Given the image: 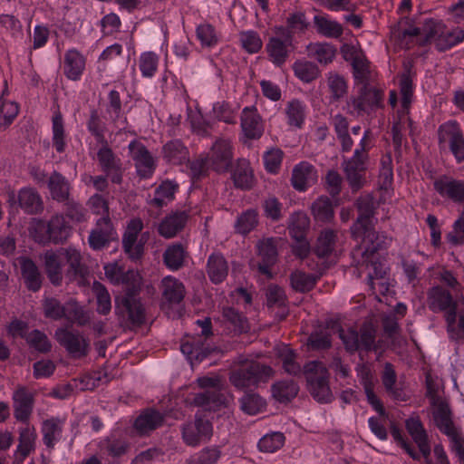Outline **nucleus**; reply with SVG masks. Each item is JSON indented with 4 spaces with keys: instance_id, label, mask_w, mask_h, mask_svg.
I'll list each match as a JSON object with an SVG mask.
<instances>
[{
    "instance_id": "obj_45",
    "label": "nucleus",
    "mask_w": 464,
    "mask_h": 464,
    "mask_svg": "<svg viewBox=\"0 0 464 464\" xmlns=\"http://www.w3.org/2000/svg\"><path fill=\"white\" fill-rule=\"evenodd\" d=\"M179 185L170 180L163 181L155 190V197L151 199L150 205L162 208L174 198Z\"/></svg>"
},
{
    "instance_id": "obj_12",
    "label": "nucleus",
    "mask_w": 464,
    "mask_h": 464,
    "mask_svg": "<svg viewBox=\"0 0 464 464\" xmlns=\"http://www.w3.org/2000/svg\"><path fill=\"white\" fill-rule=\"evenodd\" d=\"M367 157L365 147H361L355 150L352 159H344V172L353 191H358L365 182L363 172L366 169Z\"/></svg>"
},
{
    "instance_id": "obj_32",
    "label": "nucleus",
    "mask_w": 464,
    "mask_h": 464,
    "mask_svg": "<svg viewBox=\"0 0 464 464\" xmlns=\"http://www.w3.org/2000/svg\"><path fill=\"white\" fill-rule=\"evenodd\" d=\"M315 180L316 175L312 165L302 162L294 168L291 182L296 190H305Z\"/></svg>"
},
{
    "instance_id": "obj_16",
    "label": "nucleus",
    "mask_w": 464,
    "mask_h": 464,
    "mask_svg": "<svg viewBox=\"0 0 464 464\" xmlns=\"http://www.w3.org/2000/svg\"><path fill=\"white\" fill-rule=\"evenodd\" d=\"M405 426L407 431L411 436L414 442L417 444L419 450L421 452L422 457L427 464H432L430 458L431 449L429 441L428 434L423 428V425L419 417H412L406 420Z\"/></svg>"
},
{
    "instance_id": "obj_58",
    "label": "nucleus",
    "mask_w": 464,
    "mask_h": 464,
    "mask_svg": "<svg viewBox=\"0 0 464 464\" xmlns=\"http://www.w3.org/2000/svg\"><path fill=\"white\" fill-rule=\"evenodd\" d=\"M36 434L34 430L24 428L20 431L17 453L24 459L35 449Z\"/></svg>"
},
{
    "instance_id": "obj_25",
    "label": "nucleus",
    "mask_w": 464,
    "mask_h": 464,
    "mask_svg": "<svg viewBox=\"0 0 464 464\" xmlns=\"http://www.w3.org/2000/svg\"><path fill=\"white\" fill-rule=\"evenodd\" d=\"M17 199L20 208L27 214L35 215L44 210V201L38 191L33 188L19 190Z\"/></svg>"
},
{
    "instance_id": "obj_51",
    "label": "nucleus",
    "mask_w": 464,
    "mask_h": 464,
    "mask_svg": "<svg viewBox=\"0 0 464 464\" xmlns=\"http://www.w3.org/2000/svg\"><path fill=\"white\" fill-rule=\"evenodd\" d=\"M258 224V214L256 209H247L239 215L235 223L237 233L246 236L254 230Z\"/></svg>"
},
{
    "instance_id": "obj_43",
    "label": "nucleus",
    "mask_w": 464,
    "mask_h": 464,
    "mask_svg": "<svg viewBox=\"0 0 464 464\" xmlns=\"http://www.w3.org/2000/svg\"><path fill=\"white\" fill-rule=\"evenodd\" d=\"M222 315L229 328L235 334H242L249 330V324L246 316L233 307H225Z\"/></svg>"
},
{
    "instance_id": "obj_48",
    "label": "nucleus",
    "mask_w": 464,
    "mask_h": 464,
    "mask_svg": "<svg viewBox=\"0 0 464 464\" xmlns=\"http://www.w3.org/2000/svg\"><path fill=\"white\" fill-rule=\"evenodd\" d=\"M299 387L294 381H282L272 386V392L275 399L280 402H286L293 400L298 393Z\"/></svg>"
},
{
    "instance_id": "obj_36",
    "label": "nucleus",
    "mask_w": 464,
    "mask_h": 464,
    "mask_svg": "<svg viewBox=\"0 0 464 464\" xmlns=\"http://www.w3.org/2000/svg\"><path fill=\"white\" fill-rule=\"evenodd\" d=\"M162 295L169 304H179L185 296V286L177 278L168 276L161 281Z\"/></svg>"
},
{
    "instance_id": "obj_6",
    "label": "nucleus",
    "mask_w": 464,
    "mask_h": 464,
    "mask_svg": "<svg viewBox=\"0 0 464 464\" xmlns=\"http://www.w3.org/2000/svg\"><path fill=\"white\" fill-rule=\"evenodd\" d=\"M427 304L434 313L444 312L448 331L454 330L459 306H464V298H453L450 292L440 285L429 289Z\"/></svg>"
},
{
    "instance_id": "obj_62",
    "label": "nucleus",
    "mask_w": 464,
    "mask_h": 464,
    "mask_svg": "<svg viewBox=\"0 0 464 464\" xmlns=\"http://www.w3.org/2000/svg\"><path fill=\"white\" fill-rule=\"evenodd\" d=\"M285 436L281 432H273L265 435L258 442V448L261 451L273 453L283 447Z\"/></svg>"
},
{
    "instance_id": "obj_37",
    "label": "nucleus",
    "mask_w": 464,
    "mask_h": 464,
    "mask_svg": "<svg viewBox=\"0 0 464 464\" xmlns=\"http://www.w3.org/2000/svg\"><path fill=\"white\" fill-rule=\"evenodd\" d=\"M63 319L78 326H84L91 322V312L84 308L75 300L71 298L64 304Z\"/></svg>"
},
{
    "instance_id": "obj_18",
    "label": "nucleus",
    "mask_w": 464,
    "mask_h": 464,
    "mask_svg": "<svg viewBox=\"0 0 464 464\" xmlns=\"http://www.w3.org/2000/svg\"><path fill=\"white\" fill-rule=\"evenodd\" d=\"M435 190L454 202H464V181L441 176L434 181Z\"/></svg>"
},
{
    "instance_id": "obj_5",
    "label": "nucleus",
    "mask_w": 464,
    "mask_h": 464,
    "mask_svg": "<svg viewBox=\"0 0 464 464\" xmlns=\"http://www.w3.org/2000/svg\"><path fill=\"white\" fill-rule=\"evenodd\" d=\"M304 376L310 394L318 402L327 403L333 399L329 386L330 373L324 362L310 361L304 365Z\"/></svg>"
},
{
    "instance_id": "obj_39",
    "label": "nucleus",
    "mask_w": 464,
    "mask_h": 464,
    "mask_svg": "<svg viewBox=\"0 0 464 464\" xmlns=\"http://www.w3.org/2000/svg\"><path fill=\"white\" fill-rule=\"evenodd\" d=\"M48 188L51 197L58 202L68 200L70 196V184L59 172L53 171L48 179Z\"/></svg>"
},
{
    "instance_id": "obj_7",
    "label": "nucleus",
    "mask_w": 464,
    "mask_h": 464,
    "mask_svg": "<svg viewBox=\"0 0 464 464\" xmlns=\"http://www.w3.org/2000/svg\"><path fill=\"white\" fill-rule=\"evenodd\" d=\"M115 314L121 324L128 328L141 326L146 321V311L139 298L126 295L115 300Z\"/></svg>"
},
{
    "instance_id": "obj_24",
    "label": "nucleus",
    "mask_w": 464,
    "mask_h": 464,
    "mask_svg": "<svg viewBox=\"0 0 464 464\" xmlns=\"http://www.w3.org/2000/svg\"><path fill=\"white\" fill-rule=\"evenodd\" d=\"M131 157L140 177L147 179L151 177L155 169V160L145 147H130Z\"/></svg>"
},
{
    "instance_id": "obj_54",
    "label": "nucleus",
    "mask_w": 464,
    "mask_h": 464,
    "mask_svg": "<svg viewBox=\"0 0 464 464\" xmlns=\"http://www.w3.org/2000/svg\"><path fill=\"white\" fill-rule=\"evenodd\" d=\"M463 40L464 30L460 29L459 27L454 28L452 30H447L445 27L440 38L437 39L436 47L440 52H444L462 42Z\"/></svg>"
},
{
    "instance_id": "obj_49",
    "label": "nucleus",
    "mask_w": 464,
    "mask_h": 464,
    "mask_svg": "<svg viewBox=\"0 0 464 464\" xmlns=\"http://www.w3.org/2000/svg\"><path fill=\"white\" fill-rule=\"evenodd\" d=\"M440 143L449 145H464V139L459 125L456 122L443 124L439 130Z\"/></svg>"
},
{
    "instance_id": "obj_55",
    "label": "nucleus",
    "mask_w": 464,
    "mask_h": 464,
    "mask_svg": "<svg viewBox=\"0 0 464 464\" xmlns=\"http://www.w3.org/2000/svg\"><path fill=\"white\" fill-rule=\"evenodd\" d=\"M312 213L317 221L328 222L334 218V208L327 197H320L311 207Z\"/></svg>"
},
{
    "instance_id": "obj_22",
    "label": "nucleus",
    "mask_w": 464,
    "mask_h": 464,
    "mask_svg": "<svg viewBox=\"0 0 464 464\" xmlns=\"http://www.w3.org/2000/svg\"><path fill=\"white\" fill-rule=\"evenodd\" d=\"M257 251L260 261L257 263L258 271L263 275L270 274V267L276 264L277 249L274 238H266L257 243Z\"/></svg>"
},
{
    "instance_id": "obj_11",
    "label": "nucleus",
    "mask_w": 464,
    "mask_h": 464,
    "mask_svg": "<svg viewBox=\"0 0 464 464\" xmlns=\"http://www.w3.org/2000/svg\"><path fill=\"white\" fill-rule=\"evenodd\" d=\"M201 326V334L197 338L183 343L180 345L181 352L186 354L190 361H202L211 352L209 347L205 346L203 339L206 340L208 336L212 335L211 321L209 318L198 320L197 322Z\"/></svg>"
},
{
    "instance_id": "obj_1",
    "label": "nucleus",
    "mask_w": 464,
    "mask_h": 464,
    "mask_svg": "<svg viewBox=\"0 0 464 464\" xmlns=\"http://www.w3.org/2000/svg\"><path fill=\"white\" fill-rule=\"evenodd\" d=\"M386 237H382L372 242H357L358 245L351 253L356 266H365L371 290H376L375 279H382L386 275L384 265L379 261L377 254L386 244Z\"/></svg>"
},
{
    "instance_id": "obj_14",
    "label": "nucleus",
    "mask_w": 464,
    "mask_h": 464,
    "mask_svg": "<svg viewBox=\"0 0 464 464\" xmlns=\"http://www.w3.org/2000/svg\"><path fill=\"white\" fill-rule=\"evenodd\" d=\"M115 237L116 232L110 217H102L97 220L95 227L91 231L88 242L93 250H101Z\"/></svg>"
},
{
    "instance_id": "obj_13",
    "label": "nucleus",
    "mask_w": 464,
    "mask_h": 464,
    "mask_svg": "<svg viewBox=\"0 0 464 464\" xmlns=\"http://www.w3.org/2000/svg\"><path fill=\"white\" fill-rule=\"evenodd\" d=\"M276 35L271 37L266 45L268 56L277 66L284 64L289 55L288 47L293 45V39L284 26L275 27Z\"/></svg>"
},
{
    "instance_id": "obj_57",
    "label": "nucleus",
    "mask_w": 464,
    "mask_h": 464,
    "mask_svg": "<svg viewBox=\"0 0 464 464\" xmlns=\"http://www.w3.org/2000/svg\"><path fill=\"white\" fill-rule=\"evenodd\" d=\"M92 291L96 297L97 312L103 315L108 314L111 309V301L109 292L102 284L97 281L93 283Z\"/></svg>"
},
{
    "instance_id": "obj_3",
    "label": "nucleus",
    "mask_w": 464,
    "mask_h": 464,
    "mask_svg": "<svg viewBox=\"0 0 464 464\" xmlns=\"http://www.w3.org/2000/svg\"><path fill=\"white\" fill-rule=\"evenodd\" d=\"M275 371L267 364L254 360L240 361L229 372L230 383L238 390L256 388L274 377Z\"/></svg>"
},
{
    "instance_id": "obj_27",
    "label": "nucleus",
    "mask_w": 464,
    "mask_h": 464,
    "mask_svg": "<svg viewBox=\"0 0 464 464\" xmlns=\"http://www.w3.org/2000/svg\"><path fill=\"white\" fill-rule=\"evenodd\" d=\"M50 242L63 244L72 234V227L68 224L63 214L52 216L48 221Z\"/></svg>"
},
{
    "instance_id": "obj_46",
    "label": "nucleus",
    "mask_w": 464,
    "mask_h": 464,
    "mask_svg": "<svg viewBox=\"0 0 464 464\" xmlns=\"http://www.w3.org/2000/svg\"><path fill=\"white\" fill-rule=\"evenodd\" d=\"M333 324L331 323V330L334 331L336 328L332 329ZM329 327L330 324L327 325V328ZM307 346L312 351L329 349L332 346L331 333L328 329H320L313 332L307 340Z\"/></svg>"
},
{
    "instance_id": "obj_9",
    "label": "nucleus",
    "mask_w": 464,
    "mask_h": 464,
    "mask_svg": "<svg viewBox=\"0 0 464 464\" xmlns=\"http://www.w3.org/2000/svg\"><path fill=\"white\" fill-rule=\"evenodd\" d=\"M54 337L72 359L84 358L90 352V341L78 331L58 328Z\"/></svg>"
},
{
    "instance_id": "obj_8",
    "label": "nucleus",
    "mask_w": 464,
    "mask_h": 464,
    "mask_svg": "<svg viewBox=\"0 0 464 464\" xmlns=\"http://www.w3.org/2000/svg\"><path fill=\"white\" fill-rule=\"evenodd\" d=\"M382 91L371 87L369 83H364L361 87L358 96H352L347 101V107L351 113L360 116L382 107Z\"/></svg>"
},
{
    "instance_id": "obj_33",
    "label": "nucleus",
    "mask_w": 464,
    "mask_h": 464,
    "mask_svg": "<svg viewBox=\"0 0 464 464\" xmlns=\"http://www.w3.org/2000/svg\"><path fill=\"white\" fill-rule=\"evenodd\" d=\"M207 273L214 284H219L225 280L228 274V265L222 254L213 253L209 256Z\"/></svg>"
},
{
    "instance_id": "obj_28",
    "label": "nucleus",
    "mask_w": 464,
    "mask_h": 464,
    "mask_svg": "<svg viewBox=\"0 0 464 464\" xmlns=\"http://www.w3.org/2000/svg\"><path fill=\"white\" fill-rule=\"evenodd\" d=\"M232 179L237 188L249 189L254 186L255 176L250 163L246 159H239L232 172Z\"/></svg>"
},
{
    "instance_id": "obj_17",
    "label": "nucleus",
    "mask_w": 464,
    "mask_h": 464,
    "mask_svg": "<svg viewBox=\"0 0 464 464\" xmlns=\"http://www.w3.org/2000/svg\"><path fill=\"white\" fill-rule=\"evenodd\" d=\"M102 169L111 178L113 183H121L122 179V163L109 147H102L97 153Z\"/></svg>"
},
{
    "instance_id": "obj_59",
    "label": "nucleus",
    "mask_w": 464,
    "mask_h": 464,
    "mask_svg": "<svg viewBox=\"0 0 464 464\" xmlns=\"http://www.w3.org/2000/svg\"><path fill=\"white\" fill-rule=\"evenodd\" d=\"M29 233L34 240L42 245H47L50 243L49 236V225L40 218H33L30 227Z\"/></svg>"
},
{
    "instance_id": "obj_61",
    "label": "nucleus",
    "mask_w": 464,
    "mask_h": 464,
    "mask_svg": "<svg viewBox=\"0 0 464 464\" xmlns=\"http://www.w3.org/2000/svg\"><path fill=\"white\" fill-rule=\"evenodd\" d=\"M240 407L247 414L255 415L266 406V401L257 393H246L240 399Z\"/></svg>"
},
{
    "instance_id": "obj_2",
    "label": "nucleus",
    "mask_w": 464,
    "mask_h": 464,
    "mask_svg": "<svg viewBox=\"0 0 464 464\" xmlns=\"http://www.w3.org/2000/svg\"><path fill=\"white\" fill-rule=\"evenodd\" d=\"M358 217L351 227V234L356 242H372L383 235L375 231V210L378 202L371 194L361 195L355 201Z\"/></svg>"
},
{
    "instance_id": "obj_15",
    "label": "nucleus",
    "mask_w": 464,
    "mask_h": 464,
    "mask_svg": "<svg viewBox=\"0 0 464 464\" xmlns=\"http://www.w3.org/2000/svg\"><path fill=\"white\" fill-rule=\"evenodd\" d=\"M143 228V223L140 218L131 219L122 237L124 252L131 259H139L143 254V245L137 242L138 236Z\"/></svg>"
},
{
    "instance_id": "obj_23",
    "label": "nucleus",
    "mask_w": 464,
    "mask_h": 464,
    "mask_svg": "<svg viewBox=\"0 0 464 464\" xmlns=\"http://www.w3.org/2000/svg\"><path fill=\"white\" fill-rule=\"evenodd\" d=\"M433 406L432 416L436 427L445 435L456 430L453 420L452 412L447 401L443 399L431 403Z\"/></svg>"
},
{
    "instance_id": "obj_4",
    "label": "nucleus",
    "mask_w": 464,
    "mask_h": 464,
    "mask_svg": "<svg viewBox=\"0 0 464 464\" xmlns=\"http://www.w3.org/2000/svg\"><path fill=\"white\" fill-rule=\"evenodd\" d=\"M345 349L350 353L376 351L379 345L376 342V328L371 322L362 324L359 331L354 329L343 330L338 324H333Z\"/></svg>"
},
{
    "instance_id": "obj_40",
    "label": "nucleus",
    "mask_w": 464,
    "mask_h": 464,
    "mask_svg": "<svg viewBox=\"0 0 464 464\" xmlns=\"http://www.w3.org/2000/svg\"><path fill=\"white\" fill-rule=\"evenodd\" d=\"M187 255L183 245L179 243L172 244L164 251L163 262L169 269L177 271L184 266Z\"/></svg>"
},
{
    "instance_id": "obj_21",
    "label": "nucleus",
    "mask_w": 464,
    "mask_h": 464,
    "mask_svg": "<svg viewBox=\"0 0 464 464\" xmlns=\"http://www.w3.org/2000/svg\"><path fill=\"white\" fill-rule=\"evenodd\" d=\"M42 259L48 279L53 285H60L63 282V256L58 251L47 250Z\"/></svg>"
},
{
    "instance_id": "obj_63",
    "label": "nucleus",
    "mask_w": 464,
    "mask_h": 464,
    "mask_svg": "<svg viewBox=\"0 0 464 464\" xmlns=\"http://www.w3.org/2000/svg\"><path fill=\"white\" fill-rule=\"evenodd\" d=\"M44 314L53 320H61L64 316V304L54 297H47L43 303Z\"/></svg>"
},
{
    "instance_id": "obj_26",
    "label": "nucleus",
    "mask_w": 464,
    "mask_h": 464,
    "mask_svg": "<svg viewBox=\"0 0 464 464\" xmlns=\"http://www.w3.org/2000/svg\"><path fill=\"white\" fill-rule=\"evenodd\" d=\"M14 416L18 420L25 421L33 411V394L24 387L18 388L13 395Z\"/></svg>"
},
{
    "instance_id": "obj_38",
    "label": "nucleus",
    "mask_w": 464,
    "mask_h": 464,
    "mask_svg": "<svg viewBox=\"0 0 464 464\" xmlns=\"http://www.w3.org/2000/svg\"><path fill=\"white\" fill-rule=\"evenodd\" d=\"M188 216L185 212H177L166 217L159 226V233L166 238L177 235L185 226Z\"/></svg>"
},
{
    "instance_id": "obj_64",
    "label": "nucleus",
    "mask_w": 464,
    "mask_h": 464,
    "mask_svg": "<svg viewBox=\"0 0 464 464\" xmlns=\"http://www.w3.org/2000/svg\"><path fill=\"white\" fill-rule=\"evenodd\" d=\"M220 457L218 448H206L188 460V464H215Z\"/></svg>"
},
{
    "instance_id": "obj_52",
    "label": "nucleus",
    "mask_w": 464,
    "mask_h": 464,
    "mask_svg": "<svg viewBox=\"0 0 464 464\" xmlns=\"http://www.w3.org/2000/svg\"><path fill=\"white\" fill-rule=\"evenodd\" d=\"M335 242L336 232L334 230H323L317 238V243L314 248L315 254L319 257L329 256L334 249Z\"/></svg>"
},
{
    "instance_id": "obj_42",
    "label": "nucleus",
    "mask_w": 464,
    "mask_h": 464,
    "mask_svg": "<svg viewBox=\"0 0 464 464\" xmlns=\"http://www.w3.org/2000/svg\"><path fill=\"white\" fill-rule=\"evenodd\" d=\"M21 271L29 290L36 292L42 285L41 275L34 262L29 258H22Z\"/></svg>"
},
{
    "instance_id": "obj_60",
    "label": "nucleus",
    "mask_w": 464,
    "mask_h": 464,
    "mask_svg": "<svg viewBox=\"0 0 464 464\" xmlns=\"http://www.w3.org/2000/svg\"><path fill=\"white\" fill-rule=\"evenodd\" d=\"M292 287L298 292H308L315 285L316 278L302 271H295L290 276Z\"/></svg>"
},
{
    "instance_id": "obj_34",
    "label": "nucleus",
    "mask_w": 464,
    "mask_h": 464,
    "mask_svg": "<svg viewBox=\"0 0 464 464\" xmlns=\"http://www.w3.org/2000/svg\"><path fill=\"white\" fill-rule=\"evenodd\" d=\"M241 127L245 137L249 140H257L262 136L263 127L260 117L253 110L244 109L241 117Z\"/></svg>"
},
{
    "instance_id": "obj_41",
    "label": "nucleus",
    "mask_w": 464,
    "mask_h": 464,
    "mask_svg": "<svg viewBox=\"0 0 464 464\" xmlns=\"http://www.w3.org/2000/svg\"><path fill=\"white\" fill-rule=\"evenodd\" d=\"M85 67L83 56L75 50L67 52L64 58V72L71 80H77Z\"/></svg>"
},
{
    "instance_id": "obj_56",
    "label": "nucleus",
    "mask_w": 464,
    "mask_h": 464,
    "mask_svg": "<svg viewBox=\"0 0 464 464\" xmlns=\"http://www.w3.org/2000/svg\"><path fill=\"white\" fill-rule=\"evenodd\" d=\"M293 69L297 78L304 82L315 80L319 75V69L316 64L308 61H297L294 63Z\"/></svg>"
},
{
    "instance_id": "obj_50",
    "label": "nucleus",
    "mask_w": 464,
    "mask_h": 464,
    "mask_svg": "<svg viewBox=\"0 0 464 464\" xmlns=\"http://www.w3.org/2000/svg\"><path fill=\"white\" fill-rule=\"evenodd\" d=\"M62 422L59 420H46L43 423L42 432L44 435V443L48 448H53L55 443L62 437Z\"/></svg>"
},
{
    "instance_id": "obj_31",
    "label": "nucleus",
    "mask_w": 464,
    "mask_h": 464,
    "mask_svg": "<svg viewBox=\"0 0 464 464\" xmlns=\"http://www.w3.org/2000/svg\"><path fill=\"white\" fill-rule=\"evenodd\" d=\"M382 384L388 394L395 401H405L407 395L403 389L397 383V375L392 364L386 362L382 375Z\"/></svg>"
},
{
    "instance_id": "obj_30",
    "label": "nucleus",
    "mask_w": 464,
    "mask_h": 464,
    "mask_svg": "<svg viewBox=\"0 0 464 464\" xmlns=\"http://www.w3.org/2000/svg\"><path fill=\"white\" fill-rule=\"evenodd\" d=\"M209 166L217 172H226L232 163L230 147H212L207 156Z\"/></svg>"
},
{
    "instance_id": "obj_19",
    "label": "nucleus",
    "mask_w": 464,
    "mask_h": 464,
    "mask_svg": "<svg viewBox=\"0 0 464 464\" xmlns=\"http://www.w3.org/2000/svg\"><path fill=\"white\" fill-rule=\"evenodd\" d=\"M165 420V415L154 409H147L136 418L133 427L138 434L148 435L156 429L161 427Z\"/></svg>"
},
{
    "instance_id": "obj_10",
    "label": "nucleus",
    "mask_w": 464,
    "mask_h": 464,
    "mask_svg": "<svg viewBox=\"0 0 464 464\" xmlns=\"http://www.w3.org/2000/svg\"><path fill=\"white\" fill-rule=\"evenodd\" d=\"M213 434L212 423L196 415L195 420L181 426V437L184 443L189 447H197L210 440Z\"/></svg>"
},
{
    "instance_id": "obj_47",
    "label": "nucleus",
    "mask_w": 464,
    "mask_h": 464,
    "mask_svg": "<svg viewBox=\"0 0 464 464\" xmlns=\"http://www.w3.org/2000/svg\"><path fill=\"white\" fill-rule=\"evenodd\" d=\"M314 24L318 34L329 37L338 38L343 34V26L336 21H332L322 15L314 17Z\"/></svg>"
},
{
    "instance_id": "obj_20",
    "label": "nucleus",
    "mask_w": 464,
    "mask_h": 464,
    "mask_svg": "<svg viewBox=\"0 0 464 464\" xmlns=\"http://www.w3.org/2000/svg\"><path fill=\"white\" fill-rule=\"evenodd\" d=\"M189 404L203 408L206 411H217L227 405V398L218 390H206L193 394Z\"/></svg>"
},
{
    "instance_id": "obj_35",
    "label": "nucleus",
    "mask_w": 464,
    "mask_h": 464,
    "mask_svg": "<svg viewBox=\"0 0 464 464\" xmlns=\"http://www.w3.org/2000/svg\"><path fill=\"white\" fill-rule=\"evenodd\" d=\"M60 254L66 259L69 268L66 276L72 281L76 276H83L85 274V266L82 264L81 253L72 247L60 248Z\"/></svg>"
},
{
    "instance_id": "obj_53",
    "label": "nucleus",
    "mask_w": 464,
    "mask_h": 464,
    "mask_svg": "<svg viewBox=\"0 0 464 464\" xmlns=\"http://www.w3.org/2000/svg\"><path fill=\"white\" fill-rule=\"evenodd\" d=\"M444 28L445 24L441 22L433 19L426 20L422 26V32L425 34V37L419 40V45L425 46L431 42H434L437 45V39L440 38Z\"/></svg>"
},
{
    "instance_id": "obj_29",
    "label": "nucleus",
    "mask_w": 464,
    "mask_h": 464,
    "mask_svg": "<svg viewBox=\"0 0 464 464\" xmlns=\"http://www.w3.org/2000/svg\"><path fill=\"white\" fill-rule=\"evenodd\" d=\"M276 355L279 358L285 372L292 376H301L304 366L298 362V354L287 345L276 349Z\"/></svg>"
},
{
    "instance_id": "obj_44",
    "label": "nucleus",
    "mask_w": 464,
    "mask_h": 464,
    "mask_svg": "<svg viewBox=\"0 0 464 464\" xmlns=\"http://www.w3.org/2000/svg\"><path fill=\"white\" fill-rule=\"evenodd\" d=\"M310 226V219L303 212H295L289 218V234L294 239H302L306 237V233Z\"/></svg>"
}]
</instances>
